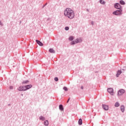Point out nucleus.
Listing matches in <instances>:
<instances>
[{
	"instance_id": "nucleus-1",
	"label": "nucleus",
	"mask_w": 126,
	"mask_h": 126,
	"mask_svg": "<svg viewBox=\"0 0 126 126\" xmlns=\"http://www.w3.org/2000/svg\"><path fill=\"white\" fill-rule=\"evenodd\" d=\"M64 14L65 16H66V17L70 19L74 18V12L73 10L69 8H67L64 10Z\"/></svg>"
},
{
	"instance_id": "nucleus-2",
	"label": "nucleus",
	"mask_w": 126,
	"mask_h": 126,
	"mask_svg": "<svg viewBox=\"0 0 126 126\" xmlns=\"http://www.w3.org/2000/svg\"><path fill=\"white\" fill-rule=\"evenodd\" d=\"M82 40L80 38L77 39L75 40L74 41H73L71 42V45H75V44H77V43H80V42H82Z\"/></svg>"
},
{
	"instance_id": "nucleus-3",
	"label": "nucleus",
	"mask_w": 126,
	"mask_h": 126,
	"mask_svg": "<svg viewBox=\"0 0 126 126\" xmlns=\"http://www.w3.org/2000/svg\"><path fill=\"white\" fill-rule=\"evenodd\" d=\"M122 12H123V10L122 9L116 10L113 13L114 15H122Z\"/></svg>"
},
{
	"instance_id": "nucleus-4",
	"label": "nucleus",
	"mask_w": 126,
	"mask_h": 126,
	"mask_svg": "<svg viewBox=\"0 0 126 126\" xmlns=\"http://www.w3.org/2000/svg\"><path fill=\"white\" fill-rule=\"evenodd\" d=\"M107 91L111 95H114V90L112 88H109L107 89Z\"/></svg>"
},
{
	"instance_id": "nucleus-5",
	"label": "nucleus",
	"mask_w": 126,
	"mask_h": 126,
	"mask_svg": "<svg viewBox=\"0 0 126 126\" xmlns=\"http://www.w3.org/2000/svg\"><path fill=\"white\" fill-rule=\"evenodd\" d=\"M124 93H125V91L124 90H120L118 91V95L119 96H121L122 95H123V94H124Z\"/></svg>"
},
{
	"instance_id": "nucleus-6",
	"label": "nucleus",
	"mask_w": 126,
	"mask_h": 126,
	"mask_svg": "<svg viewBox=\"0 0 126 126\" xmlns=\"http://www.w3.org/2000/svg\"><path fill=\"white\" fill-rule=\"evenodd\" d=\"M18 90L19 91H26V88L25 87V86H21L18 88Z\"/></svg>"
},
{
	"instance_id": "nucleus-7",
	"label": "nucleus",
	"mask_w": 126,
	"mask_h": 126,
	"mask_svg": "<svg viewBox=\"0 0 126 126\" xmlns=\"http://www.w3.org/2000/svg\"><path fill=\"white\" fill-rule=\"evenodd\" d=\"M115 7L117 9H121V8H122V7L121 6V5H120L119 3H116L115 5Z\"/></svg>"
},
{
	"instance_id": "nucleus-8",
	"label": "nucleus",
	"mask_w": 126,
	"mask_h": 126,
	"mask_svg": "<svg viewBox=\"0 0 126 126\" xmlns=\"http://www.w3.org/2000/svg\"><path fill=\"white\" fill-rule=\"evenodd\" d=\"M102 108L105 111H108L109 110V106L108 105L103 104Z\"/></svg>"
},
{
	"instance_id": "nucleus-9",
	"label": "nucleus",
	"mask_w": 126,
	"mask_h": 126,
	"mask_svg": "<svg viewBox=\"0 0 126 126\" xmlns=\"http://www.w3.org/2000/svg\"><path fill=\"white\" fill-rule=\"evenodd\" d=\"M36 42L38 44V45H39V46H43V43H42L41 41H39L38 40H36Z\"/></svg>"
},
{
	"instance_id": "nucleus-10",
	"label": "nucleus",
	"mask_w": 126,
	"mask_h": 126,
	"mask_svg": "<svg viewBox=\"0 0 126 126\" xmlns=\"http://www.w3.org/2000/svg\"><path fill=\"white\" fill-rule=\"evenodd\" d=\"M25 87L26 88V91L28 90V89H30V88L32 87V85H27L25 86Z\"/></svg>"
},
{
	"instance_id": "nucleus-11",
	"label": "nucleus",
	"mask_w": 126,
	"mask_h": 126,
	"mask_svg": "<svg viewBox=\"0 0 126 126\" xmlns=\"http://www.w3.org/2000/svg\"><path fill=\"white\" fill-rule=\"evenodd\" d=\"M121 73H122V70H119L116 74V77H119V76L120 74H121Z\"/></svg>"
},
{
	"instance_id": "nucleus-12",
	"label": "nucleus",
	"mask_w": 126,
	"mask_h": 126,
	"mask_svg": "<svg viewBox=\"0 0 126 126\" xmlns=\"http://www.w3.org/2000/svg\"><path fill=\"white\" fill-rule=\"evenodd\" d=\"M44 125L45 126H49V121H48V120H46V121H44Z\"/></svg>"
},
{
	"instance_id": "nucleus-13",
	"label": "nucleus",
	"mask_w": 126,
	"mask_h": 126,
	"mask_svg": "<svg viewBox=\"0 0 126 126\" xmlns=\"http://www.w3.org/2000/svg\"><path fill=\"white\" fill-rule=\"evenodd\" d=\"M121 110L123 113L125 112V106L124 105L121 106Z\"/></svg>"
},
{
	"instance_id": "nucleus-14",
	"label": "nucleus",
	"mask_w": 126,
	"mask_h": 126,
	"mask_svg": "<svg viewBox=\"0 0 126 126\" xmlns=\"http://www.w3.org/2000/svg\"><path fill=\"white\" fill-rule=\"evenodd\" d=\"M59 109L61 111H63V105L61 104L59 105Z\"/></svg>"
},
{
	"instance_id": "nucleus-15",
	"label": "nucleus",
	"mask_w": 126,
	"mask_h": 126,
	"mask_svg": "<svg viewBox=\"0 0 126 126\" xmlns=\"http://www.w3.org/2000/svg\"><path fill=\"white\" fill-rule=\"evenodd\" d=\"M78 124L80 126H81L82 125V119H80L78 121Z\"/></svg>"
},
{
	"instance_id": "nucleus-16",
	"label": "nucleus",
	"mask_w": 126,
	"mask_h": 126,
	"mask_svg": "<svg viewBox=\"0 0 126 126\" xmlns=\"http://www.w3.org/2000/svg\"><path fill=\"white\" fill-rule=\"evenodd\" d=\"M49 52L50 53H51L52 54H55V50H54V49L51 48L49 49Z\"/></svg>"
},
{
	"instance_id": "nucleus-17",
	"label": "nucleus",
	"mask_w": 126,
	"mask_h": 126,
	"mask_svg": "<svg viewBox=\"0 0 126 126\" xmlns=\"http://www.w3.org/2000/svg\"><path fill=\"white\" fill-rule=\"evenodd\" d=\"M39 119L41 120V121H45V118L43 116H40L39 117Z\"/></svg>"
},
{
	"instance_id": "nucleus-18",
	"label": "nucleus",
	"mask_w": 126,
	"mask_h": 126,
	"mask_svg": "<svg viewBox=\"0 0 126 126\" xmlns=\"http://www.w3.org/2000/svg\"><path fill=\"white\" fill-rule=\"evenodd\" d=\"M74 39V37L73 36H70L69 37V40L70 41H72V40H73Z\"/></svg>"
},
{
	"instance_id": "nucleus-19",
	"label": "nucleus",
	"mask_w": 126,
	"mask_h": 126,
	"mask_svg": "<svg viewBox=\"0 0 126 126\" xmlns=\"http://www.w3.org/2000/svg\"><path fill=\"white\" fill-rule=\"evenodd\" d=\"M100 3H101V4H105V1H104L103 0H100Z\"/></svg>"
},
{
	"instance_id": "nucleus-20",
	"label": "nucleus",
	"mask_w": 126,
	"mask_h": 126,
	"mask_svg": "<svg viewBox=\"0 0 126 126\" xmlns=\"http://www.w3.org/2000/svg\"><path fill=\"white\" fill-rule=\"evenodd\" d=\"M115 107H119L120 106V103L119 102H116L115 104Z\"/></svg>"
},
{
	"instance_id": "nucleus-21",
	"label": "nucleus",
	"mask_w": 126,
	"mask_h": 126,
	"mask_svg": "<svg viewBox=\"0 0 126 126\" xmlns=\"http://www.w3.org/2000/svg\"><path fill=\"white\" fill-rule=\"evenodd\" d=\"M120 3H121V4H122L123 5H125V1H124V0H121Z\"/></svg>"
},
{
	"instance_id": "nucleus-22",
	"label": "nucleus",
	"mask_w": 126,
	"mask_h": 126,
	"mask_svg": "<svg viewBox=\"0 0 126 126\" xmlns=\"http://www.w3.org/2000/svg\"><path fill=\"white\" fill-rule=\"evenodd\" d=\"M29 82V81H26L22 83V84H27Z\"/></svg>"
},
{
	"instance_id": "nucleus-23",
	"label": "nucleus",
	"mask_w": 126,
	"mask_h": 126,
	"mask_svg": "<svg viewBox=\"0 0 126 126\" xmlns=\"http://www.w3.org/2000/svg\"><path fill=\"white\" fill-rule=\"evenodd\" d=\"M63 90H64V91H67V88H66V87H63Z\"/></svg>"
},
{
	"instance_id": "nucleus-24",
	"label": "nucleus",
	"mask_w": 126,
	"mask_h": 126,
	"mask_svg": "<svg viewBox=\"0 0 126 126\" xmlns=\"http://www.w3.org/2000/svg\"><path fill=\"white\" fill-rule=\"evenodd\" d=\"M69 28H68V27H66L65 28V30L66 31L69 30Z\"/></svg>"
},
{
	"instance_id": "nucleus-25",
	"label": "nucleus",
	"mask_w": 126,
	"mask_h": 126,
	"mask_svg": "<svg viewBox=\"0 0 126 126\" xmlns=\"http://www.w3.org/2000/svg\"><path fill=\"white\" fill-rule=\"evenodd\" d=\"M55 81H58L59 80V79L58 78V77H56L55 78Z\"/></svg>"
},
{
	"instance_id": "nucleus-26",
	"label": "nucleus",
	"mask_w": 126,
	"mask_h": 126,
	"mask_svg": "<svg viewBox=\"0 0 126 126\" xmlns=\"http://www.w3.org/2000/svg\"><path fill=\"white\" fill-rule=\"evenodd\" d=\"M70 99V98H69L67 101V103H68V102L69 101V100Z\"/></svg>"
},
{
	"instance_id": "nucleus-27",
	"label": "nucleus",
	"mask_w": 126,
	"mask_h": 126,
	"mask_svg": "<svg viewBox=\"0 0 126 126\" xmlns=\"http://www.w3.org/2000/svg\"><path fill=\"white\" fill-rule=\"evenodd\" d=\"M81 89H83V86H82V87H81Z\"/></svg>"
},
{
	"instance_id": "nucleus-28",
	"label": "nucleus",
	"mask_w": 126,
	"mask_h": 126,
	"mask_svg": "<svg viewBox=\"0 0 126 126\" xmlns=\"http://www.w3.org/2000/svg\"><path fill=\"white\" fill-rule=\"evenodd\" d=\"M1 24H1V22H0V25H1Z\"/></svg>"
}]
</instances>
